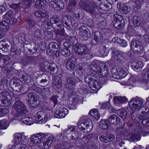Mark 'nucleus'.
<instances>
[{"instance_id":"31","label":"nucleus","mask_w":149,"mask_h":149,"mask_svg":"<svg viewBox=\"0 0 149 149\" xmlns=\"http://www.w3.org/2000/svg\"><path fill=\"white\" fill-rule=\"evenodd\" d=\"M126 132L127 130L125 129L123 127L117 128L116 131L117 136H119L120 135L123 136L124 135Z\"/></svg>"},{"instance_id":"28","label":"nucleus","mask_w":149,"mask_h":149,"mask_svg":"<svg viewBox=\"0 0 149 149\" xmlns=\"http://www.w3.org/2000/svg\"><path fill=\"white\" fill-rule=\"evenodd\" d=\"M8 23L4 20L0 22V30L1 31H6L9 28Z\"/></svg>"},{"instance_id":"2","label":"nucleus","mask_w":149,"mask_h":149,"mask_svg":"<svg viewBox=\"0 0 149 149\" xmlns=\"http://www.w3.org/2000/svg\"><path fill=\"white\" fill-rule=\"evenodd\" d=\"M90 68L91 72L95 75L100 73L102 76H105L108 73L106 65L103 63L93 61L90 65Z\"/></svg>"},{"instance_id":"37","label":"nucleus","mask_w":149,"mask_h":149,"mask_svg":"<svg viewBox=\"0 0 149 149\" xmlns=\"http://www.w3.org/2000/svg\"><path fill=\"white\" fill-rule=\"evenodd\" d=\"M3 42L2 41H0V47L2 46V47H1L2 49L5 52H9L10 51V47L7 44L2 43Z\"/></svg>"},{"instance_id":"61","label":"nucleus","mask_w":149,"mask_h":149,"mask_svg":"<svg viewBox=\"0 0 149 149\" xmlns=\"http://www.w3.org/2000/svg\"><path fill=\"white\" fill-rule=\"evenodd\" d=\"M29 88L30 90H33L39 93L41 91V88L37 87L35 85H33L29 87Z\"/></svg>"},{"instance_id":"42","label":"nucleus","mask_w":149,"mask_h":149,"mask_svg":"<svg viewBox=\"0 0 149 149\" xmlns=\"http://www.w3.org/2000/svg\"><path fill=\"white\" fill-rule=\"evenodd\" d=\"M61 53L62 55L65 56H69L70 54V51L69 49L67 47L62 49Z\"/></svg>"},{"instance_id":"58","label":"nucleus","mask_w":149,"mask_h":149,"mask_svg":"<svg viewBox=\"0 0 149 149\" xmlns=\"http://www.w3.org/2000/svg\"><path fill=\"white\" fill-rule=\"evenodd\" d=\"M34 35L36 38H41L42 36L41 30L38 29L36 30L35 32Z\"/></svg>"},{"instance_id":"62","label":"nucleus","mask_w":149,"mask_h":149,"mask_svg":"<svg viewBox=\"0 0 149 149\" xmlns=\"http://www.w3.org/2000/svg\"><path fill=\"white\" fill-rule=\"evenodd\" d=\"M8 110L6 108H0V117L3 116L7 113Z\"/></svg>"},{"instance_id":"23","label":"nucleus","mask_w":149,"mask_h":149,"mask_svg":"<svg viewBox=\"0 0 149 149\" xmlns=\"http://www.w3.org/2000/svg\"><path fill=\"white\" fill-rule=\"evenodd\" d=\"M114 104L116 105H118L123 103L127 100V99L125 97L119 96H116L114 98Z\"/></svg>"},{"instance_id":"19","label":"nucleus","mask_w":149,"mask_h":149,"mask_svg":"<svg viewBox=\"0 0 149 149\" xmlns=\"http://www.w3.org/2000/svg\"><path fill=\"white\" fill-rule=\"evenodd\" d=\"M44 119H41L39 121L41 123L45 122L48 120L51 119L53 116V113L50 111H46L44 113Z\"/></svg>"},{"instance_id":"21","label":"nucleus","mask_w":149,"mask_h":149,"mask_svg":"<svg viewBox=\"0 0 149 149\" xmlns=\"http://www.w3.org/2000/svg\"><path fill=\"white\" fill-rule=\"evenodd\" d=\"M133 22L135 25L137 26H142L145 24L144 20H142L141 21L140 18L136 16H134L133 17Z\"/></svg>"},{"instance_id":"57","label":"nucleus","mask_w":149,"mask_h":149,"mask_svg":"<svg viewBox=\"0 0 149 149\" xmlns=\"http://www.w3.org/2000/svg\"><path fill=\"white\" fill-rule=\"evenodd\" d=\"M26 147V145L24 143L17 144L15 145L14 149H25Z\"/></svg>"},{"instance_id":"52","label":"nucleus","mask_w":149,"mask_h":149,"mask_svg":"<svg viewBox=\"0 0 149 149\" xmlns=\"http://www.w3.org/2000/svg\"><path fill=\"white\" fill-rule=\"evenodd\" d=\"M56 4L57 5L56 8L58 9V10H60L64 7V3L61 0L56 1Z\"/></svg>"},{"instance_id":"18","label":"nucleus","mask_w":149,"mask_h":149,"mask_svg":"<svg viewBox=\"0 0 149 149\" xmlns=\"http://www.w3.org/2000/svg\"><path fill=\"white\" fill-rule=\"evenodd\" d=\"M132 68L135 71L140 69L143 66V63L139 61H132L131 63Z\"/></svg>"},{"instance_id":"40","label":"nucleus","mask_w":149,"mask_h":149,"mask_svg":"<svg viewBox=\"0 0 149 149\" xmlns=\"http://www.w3.org/2000/svg\"><path fill=\"white\" fill-rule=\"evenodd\" d=\"M0 105L3 107H8L11 105V103L8 98L0 101Z\"/></svg>"},{"instance_id":"44","label":"nucleus","mask_w":149,"mask_h":149,"mask_svg":"<svg viewBox=\"0 0 149 149\" xmlns=\"http://www.w3.org/2000/svg\"><path fill=\"white\" fill-rule=\"evenodd\" d=\"M69 147L68 144L66 142L58 145L56 149H69Z\"/></svg>"},{"instance_id":"36","label":"nucleus","mask_w":149,"mask_h":149,"mask_svg":"<svg viewBox=\"0 0 149 149\" xmlns=\"http://www.w3.org/2000/svg\"><path fill=\"white\" fill-rule=\"evenodd\" d=\"M128 137L133 141H139L141 139L140 135L136 133H132L128 135Z\"/></svg>"},{"instance_id":"29","label":"nucleus","mask_w":149,"mask_h":149,"mask_svg":"<svg viewBox=\"0 0 149 149\" xmlns=\"http://www.w3.org/2000/svg\"><path fill=\"white\" fill-rule=\"evenodd\" d=\"M94 39L96 41V44L99 42L102 41L103 39V38L102 35L101 33L99 31L95 32L94 33Z\"/></svg>"},{"instance_id":"30","label":"nucleus","mask_w":149,"mask_h":149,"mask_svg":"<svg viewBox=\"0 0 149 149\" xmlns=\"http://www.w3.org/2000/svg\"><path fill=\"white\" fill-rule=\"evenodd\" d=\"M28 104H29L30 106L32 108L36 107L38 104V98L37 97L34 98L32 100H29Z\"/></svg>"},{"instance_id":"34","label":"nucleus","mask_w":149,"mask_h":149,"mask_svg":"<svg viewBox=\"0 0 149 149\" xmlns=\"http://www.w3.org/2000/svg\"><path fill=\"white\" fill-rule=\"evenodd\" d=\"M47 77V75L45 74H42V78L39 82V85L44 86L47 84V80L46 79Z\"/></svg>"},{"instance_id":"49","label":"nucleus","mask_w":149,"mask_h":149,"mask_svg":"<svg viewBox=\"0 0 149 149\" xmlns=\"http://www.w3.org/2000/svg\"><path fill=\"white\" fill-rule=\"evenodd\" d=\"M32 119L31 118L26 117L22 119V122L25 124L31 125L32 124Z\"/></svg>"},{"instance_id":"20","label":"nucleus","mask_w":149,"mask_h":149,"mask_svg":"<svg viewBox=\"0 0 149 149\" xmlns=\"http://www.w3.org/2000/svg\"><path fill=\"white\" fill-rule=\"evenodd\" d=\"M143 115L142 114H141V117H142V118H141V119L142 120L141 121L142 124L145 127H148L149 126V118H148V116L147 114L146 113V112H143Z\"/></svg>"},{"instance_id":"13","label":"nucleus","mask_w":149,"mask_h":149,"mask_svg":"<svg viewBox=\"0 0 149 149\" xmlns=\"http://www.w3.org/2000/svg\"><path fill=\"white\" fill-rule=\"evenodd\" d=\"M124 53L121 52H115L113 54L112 58H114L115 60L119 62L123 63L124 61L125 58Z\"/></svg>"},{"instance_id":"39","label":"nucleus","mask_w":149,"mask_h":149,"mask_svg":"<svg viewBox=\"0 0 149 149\" xmlns=\"http://www.w3.org/2000/svg\"><path fill=\"white\" fill-rule=\"evenodd\" d=\"M45 3V1L44 0H37L35 1L34 7L39 8L43 7Z\"/></svg>"},{"instance_id":"27","label":"nucleus","mask_w":149,"mask_h":149,"mask_svg":"<svg viewBox=\"0 0 149 149\" xmlns=\"http://www.w3.org/2000/svg\"><path fill=\"white\" fill-rule=\"evenodd\" d=\"M100 127L104 129H107L110 126L108 120H102L99 123Z\"/></svg>"},{"instance_id":"4","label":"nucleus","mask_w":149,"mask_h":149,"mask_svg":"<svg viewBox=\"0 0 149 149\" xmlns=\"http://www.w3.org/2000/svg\"><path fill=\"white\" fill-rule=\"evenodd\" d=\"M18 96H16L15 97L16 101L12 107L16 111V113L15 115L16 117H19L24 114H26L27 111L25 105L21 101H18Z\"/></svg>"},{"instance_id":"9","label":"nucleus","mask_w":149,"mask_h":149,"mask_svg":"<svg viewBox=\"0 0 149 149\" xmlns=\"http://www.w3.org/2000/svg\"><path fill=\"white\" fill-rule=\"evenodd\" d=\"M74 50L76 54L84 55L87 54L88 48L85 45L81 44L78 46H74Z\"/></svg>"},{"instance_id":"35","label":"nucleus","mask_w":149,"mask_h":149,"mask_svg":"<svg viewBox=\"0 0 149 149\" xmlns=\"http://www.w3.org/2000/svg\"><path fill=\"white\" fill-rule=\"evenodd\" d=\"M89 113L93 117L97 120L99 119L100 118V115L96 109H93L91 110L89 112Z\"/></svg>"},{"instance_id":"64","label":"nucleus","mask_w":149,"mask_h":149,"mask_svg":"<svg viewBox=\"0 0 149 149\" xmlns=\"http://www.w3.org/2000/svg\"><path fill=\"white\" fill-rule=\"evenodd\" d=\"M139 77L137 75H134L132 76L130 78L129 81L131 82V81L132 82H135L139 80Z\"/></svg>"},{"instance_id":"63","label":"nucleus","mask_w":149,"mask_h":149,"mask_svg":"<svg viewBox=\"0 0 149 149\" xmlns=\"http://www.w3.org/2000/svg\"><path fill=\"white\" fill-rule=\"evenodd\" d=\"M76 1L74 0H72L70 1L69 2V5L68 6V9L70 8V11L72 10V7L74 6L76 4Z\"/></svg>"},{"instance_id":"56","label":"nucleus","mask_w":149,"mask_h":149,"mask_svg":"<svg viewBox=\"0 0 149 149\" xmlns=\"http://www.w3.org/2000/svg\"><path fill=\"white\" fill-rule=\"evenodd\" d=\"M49 47H50L51 50H52L53 49H57L58 47V45L57 43L53 42H51L50 44Z\"/></svg>"},{"instance_id":"5","label":"nucleus","mask_w":149,"mask_h":149,"mask_svg":"<svg viewBox=\"0 0 149 149\" xmlns=\"http://www.w3.org/2000/svg\"><path fill=\"white\" fill-rule=\"evenodd\" d=\"M143 104L142 99L139 97H134L129 102V108L130 110L135 111L141 107Z\"/></svg>"},{"instance_id":"59","label":"nucleus","mask_w":149,"mask_h":149,"mask_svg":"<svg viewBox=\"0 0 149 149\" xmlns=\"http://www.w3.org/2000/svg\"><path fill=\"white\" fill-rule=\"evenodd\" d=\"M42 144H43V145L42 146V144H41L40 146H42V148L45 149H47L51 144V142H49V141H46L45 142L44 141Z\"/></svg>"},{"instance_id":"14","label":"nucleus","mask_w":149,"mask_h":149,"mask_svg":"<svg viewBox=\"0 0 149 149\" xmlns=\"http://www.w3.org/2000/svg\"><path fill=\"white\" fill-rule=\"evenodd\" d=\"M52 86L55 90H57L61 88L62 85V81L60 78H55L52 80Z\"/></svg>"},{"instance_id":"1","label":"nucleus","mask_w":149,"mask_h":149,"mask_svg":"<svg viewBox=\"0 0 149 149\" xmlns=\"http://www.w3.org/2000/svg\"><path fill=\"white\" fill-rule=\"evenodd\" d=\"M76 127L74 126H71L63 132L60 134L59 135L56 136V140L62 141L63 139V136L66 137L70 140L76 139L78 137L77 132L76 131Z\"/></svg>"},{"instance_id":"8","label":"nucleus","mask_w":149,"mask_h":149,"mask_svg":"<svg viewBox=\"0 0 149 149\" xmlns=\"http://www.w3.org/2000/svg\"><path fill=\"white\" fill-rule=\"evenodd\" d=\"M61 20L59 19L58 16L55 15L52 16L50 19L49 23L51 26H52L56 30H58L61 27V24L60 23Z\"/></svg>"},{"instance_id":"16","label":"nucleus","mask_w":149,"mask_h":149,"mask_svg":"<svg viewBox=\"0 0 149 149\" xmlns=\"http://www.w3.org/2000/svg\"><path fill=\"white\" fill-rule=\"evenodd\" d=\"M108 120L109 123L115 124L119 123L120 119L117 116L113 114L109 116L108 118Z\"/></svg>"},{"instance_id":"51","label":"nucleus","mask_w":149,"mask_h":149,"mask_svg":"<svg viewBox=\"0 0 149 149\" xmlns=\"http://www.w3.org/2000/svg\"><path fill=\"white\" fill-rule=\"evenodd\" d=\"M51 26L49 22L48 21H44L41 23L40 27L43 28H45V29H49V27Z\"/></svg>"},{"instance_id":"46","label":"nucleus","mask_w":149,"mask_h":149,"mask_svg":"<svg viewBox=\"0 0 149 149\" xmlns=\"http://www.w3.org/2000/svg\"><path fill=\"white\" fill-rule=\"evenodd\" d=\"M137 132L139 133L142 134L143 136L149 135V132H145L143 128L139 127L137 129Z\"/></svg>"},{"instance_id":"45","label":"nucleus","mask_w":149,"mask_h":149,"mask_svg":"<svg viewBox=\"0 0 149 149\" xmlns=\"http://www.w3.org/2000/svg\"><path fill=\"white\" fill-rule=\"evenodd\" d=\"M22 78L26 82H30L31 80L30 76L25 72L22 75Z\"/></svg>"},{"instance_id":"11","label":"nucleus","mask_w":149,"mask_h":149,"mask_svg":"<svg viewBox=\"0 0 149 149\" xmlns=\"http://www.w3.org/2000/svg\"><path fill=\"white\" fill-rule=\"evenodd\" d=\"M97 6L94 2H89L87 4V7L84 8V10L86 12L91 14L95 13Z\"/></svg>"},{"instance_id":"25","label":"nucleus","mask_w":149,"mask_h":149,"mask_svg":"<svg viewBox=\"0 0 149 149\" xmlns=\"http://www.w3.org/2000/svg\"><path fill=\"white\" fill-rule=\"evenodd\" d=\"M89 86L93 91L98 90L101 88V86L98 82L95 80L90 84Z\"/></svg>"},{"instance_id":"10","label":"nucleus","mask_w":149,"mask_h":149,"mask_svg":"<svg viewBox=\"0 0 149 149\" xmlns=\"http://www.w3.org/2000/svg\"><path fill=\"white\" fill-rule=\"evenodd\" d=\"M131 47L132 50L135 52H139L143 49V45L139 41L135 40L132 42Z\"/></svg>"},{"instance_id":"6","label":"nucleus","mask_w":149,"mask_h":149,"mask_svg":"<svg viewBox=\"0 0 149 149\" xmlns=\"http://www.w3.org/2000/svg\"><path fill=\"white\" fill-rule=\"evenodd\" d=\"M124 23L123 18L120 15L117 14L114 15L113 24L115 28L118 29H122Z\"/></svg>"},{"instance_id":"33","label":"nucleus","mask_w":149,"mask_h":149,"mask_svg":"<svg viewBox=\"0 0 149 149\" xmlns=\"http://www.w3.org/2000/svg\"><path fill=\"white\" fill-rule=\"evenodd\" d=\"M147 68L144 69L142 72L143 79L145 81L149 80V66Z\"/></svg>"},{"instance_id":"24","label":"nucleus","mask_w":149,"mask_h":149,"mask_svg":"<svg viewBox=\"0 0 149 149\" xmlns=\"http://www.w3.org/2000/svg\"><path fill=\"white\" fill-rule=\"evenodd\" d=\"M66 68L70 70H74L75 65V62L72 59L68 60L66 64Z\"/></svg>"},{"instance_id":"15","label":"nucleus","mask_w":149,"mask_h":149,"mask_svg":"<svg viewBox=\"0 0 149 149\" xmlns=\"http://www.w3.org/2000/svg\"><path fill=\"white\" fill-rule=\"evenodd\" d=\"M112 72L115 73L116 74L125 76L128 73V71L127 69L126 68H123L121 69L120 68H116L115 70L114 69L112 71Z\"/></svg>"},{"instance_id":"53","label":"nucleus","mask_w":149,"mask_h":149,"mask_svg":"<svg viewBox=\"0 0 149 149\" xmlns=\"http://www.w3.org/2000/svg\"><path fill=\"white\" fill-rule=\"evenodd\" d=\"M8 94L9 93L6 91H3L1 93H0V101L8 98L7 96Z\"/></svg>"},{"instance_id":"32","label":"nucleus","mask_w":149,"mask_h":149,"mask_svg":"<svg viewBox=\"0 0 149 149\" xmlns=\"http://www.w3.org/2000/svg\"><path fill=\"white\" fill-rule=\"evenodd\" d=\"M120 12L123 14H127L130 11V8L124 4H120Z\"/></svg>"},{"instance_id":"3","label":"nucleus","mask_w":149,"mask_h":149,"mask_svg":"<svg viewBox=\"0 0 149 149\" xmlns=\"http://www.w3.org/2000/svg\"><path fill=\"white\" fill-rule=\"evenodd\" d=\"M78 124L79 128L84 132L89 131L93 126L91 120L84 117L80 118Z\"/></svg>"},{"instance_id":"47","label":"nucleus","mask_w":149,"mask_h":149,"mask_svg":"<svg viewBox=\"0 0 149 149\" xmlns=\"http://www.w3.org/2000/svg\"><path fill=\"white\" fill-rule=\"evenodd\" d=\"M62 22L63 23H65V24L67 26H69L71 22L70 18L66 16L63 17L62 19Z\"/></svg>"},{"instance_id":"48","label":"nucleus","mask_w":149,"mask_h":149,"mask_svg":"<svg viewBox=\"0 0 149 149\" xmlns=\"http://www.w3.org/2000/svg\"><path fill=\"white\" fill-rule=\"evenodd\" d=\"M14 15L13 11L12 10H10L6 12V14L3 16V17L5 19H7L13 16Z\"/></svg>"},{"instance_id":"54","label":"nucleus","mask_w":149,"mask_h":149,"mask_svg":"<svg viewBox=\"0 0 149 149\" xmlns=\"http://www.w3.org/2000/svg\"><path fill=\"white\" fill-rule=\"evenodd\" d=\"M55 116L58 118H64L65 116V114L62 111L59 110L56 111L55 112Z\"/></svg>"},{"instance_id":"22","label":"nucleus","mask_w":149,"mask_h":149,"mask_svg":"<svg viewBox=\"0 0 149 149\" xmlns=\"http://www.w3.org/2000/svg\"><path fill=\"white\" fill-rule=\"evenodd\" d=\"M34 59L31 56H26L22 59L20 62L24 65L26 66L33 63Z\"/></svg>"},{"instance_id":"26","label":"nucleus","mask_w":149,"mask_h":149,"mask_svg":"<svg viewBox=\"0 0 149 149\" xmlns=\"http://www.w3.org/2000/svg\"><path fill=\"white\" fill-rule=\"evenodd\" d=\"M48 15L47 12L44 10H38L35 13V16L38 17H44L47 16Z\"/></svg>"},{"instance_id":"55","label":"nucleus","mask_w":149,"mask_h":149,"mask_svg":"<svg viewBox=\"0 0 149 149\" xmlns=\"http://www.w3.org/2000/svg\"><path fill=\"white\" fill-rule=\"evenodd\" d=\"M118 115L123 120H125L127 116V112L124 110H120Z\"/></svg>"},{"instance_id":"38","label":"nucleus","mask_w":149,"mask_h":149,"mask_svg":"<svg viewBox=\"0 0 149 149\" xmlns=\"http://www.w3.org/2000/svg\"><path fill=\"white\" fill-rule=\"evenodd\" d=\"M24 137V136L20 134H16L15 135V141L17 144H21L19 143L22 141H23L22 139L23 137ZM21 143V144H22Z\"/></svg>"},{"instance_id":"17","label":"nucleus","mask_w":149,"mask_h":149,"mask_svg":"<svg viewBox=\"0 0 149 149\" xmlns=\"http://www.w3.org/2000/svg\"><path fill=\"white\" fill-rule=\"evenodd\" d=\"M13 82V86L12 87L13 90L17 92H20L22 88L20 81L19 80H16L14 81Z\"/></svg>"},{"instance_id":"43","label":"nucleus","mask_w":149,"mask_h":149,"mask_svg":"<svg viewBox=\"0 0 149 149\" xmlns=\"http://www.w3.org/2000/svg\"><path fill=\"white\" fill-rule=\"evenodd\" d=\"M8 126L7 121L5 120H0V129H6Z\"/></svg>"},{"instance_id":"60","label":"nucleus","mask_w":149,"mask_h":149,"mask_svg":"<svg viewBox=\"0 0 149 149\" xmlns=\"http://www.w3.org/2000/svg\"><path fill=\"white\" fill-rule=\"evenodd\" d=\"M49 65L48 62L44 61L40 64L41 67L43 70H45L48 67Z\"/></svg>"},{"instance_id":"41","label":"nucleus","mask_w":149,"mask_h":149,"mask_svg":"<svg viewBox=\"0 0 149 149\" xmlns=\"http://www.w3.org/2000/svg\"><path fill=\"white\" fill-rule=\"evenodd\" d=\"M94 77H95L92 75H87L85 77V81L86 82L90 84L95 80L94 79Z\"/></svg>"},{"instance_id":"50","label":"nucleus","mask_w":149,"mask_h":149,"mask_svg":"<svg viewBox=\"0 0 149 149\" xmlns=\"http://www.w3.org/2000/svg\"><path fill=\"white\" fill-rule=\"evenodd\" d=\"M90 2L89 1H87L86 0H81L79 4L80 7L84 10V8L87 7V4Z\"/></svg>"},{"instance_id":"12","label":"nucleus","mask_w":149,"mask_h":149,"mask_svg":"<svg viewBox=\"0 0 149 149\" xmlns=\"http://www.w3.org/2000/svg\"><path fill=\"white\" fill-rule=\"evenodd\" d=\"M76 83V81L74 78L71 77L68 78L66 79V87L70 90H72L75 87Z\"/></svg>"},{"instance_id":"7","label":"nucleus","mask_w":149,"mask_h":149,"mask_svg":"<svg viewBox=\"0 0 149 149\" xmlns=\"http://www.w3.org/2000/svg\"><path fill=\"white\" fill-rule=\"evenodd\" d=\"M45 137L44 134L40 133L32 135L31 136V141L33 143L41 144L45 141Z\"/></svg>"}]
</instances>
